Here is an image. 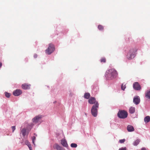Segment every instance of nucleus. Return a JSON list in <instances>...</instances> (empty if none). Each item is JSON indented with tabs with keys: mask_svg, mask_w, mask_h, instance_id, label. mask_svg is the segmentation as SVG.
Segmentation results:
<instances>
[{
	"mask_svg": "<svg viewBox=\"0 0 150 150\" xmlns=\"http://www.w3.org/2000/svg\"><path fill=\"white\" fill-rule=\"evenodd\" d=\"M71 146L73 148H76L77 146V144L75 143H72L71 144Z\"/></svg>",
	"mask_w": 150,
	"mask_h": 150,
	"instance_id": "4be33fe9",
	"label": "nucleus"
},
{
	"mask_svg": "<svg viewBox=\"0 0 150 150\" xmlns=\"http://www.w3.org/2000/svg\"><path fill=\"white\" fill-rule=\"evenodd\" d=\"M125 141V139H120L119 140V142L120 143H123Z\"/></svg>",
	"mask_w": 150,
	"mask_h": 150,
	"instance_id": "a878e982",
	"label": "nucleus"
},
{
	"mask_svg": "<svg viewBox=\"0 0 150 150\" xmlns=\"http://www.w3.org/2000/svg\"><path fill=\"white\" fill-rule=\"evenodd\" d=\"M140 142V140L139 139H137L134 142L133 144L134 146H137L139 144Z\"/></svg>",
	"mask_w": 150,
	"mask_h": 150,
	"instance_id": "f3484780",
	"label": "nucleus"
},
{
	"mask_svg": "<svg viewBox=\"0 0 150 150\" xmlns=\"http://www.w3.org/2000/svg\"><path fill=\"white\" fill-rule=\"evenodd\" d=\"M32 142L33 143L35 144L34 142L35 141V140L36 138L35 136H33L32 137Z\"/></svg>",
	"mask_w": 150,
	"mask_h": 150,
	"instance_id": "393cba45",
	"label": "nucleus"
},
{
	"mask_svg": "<svg viewBox=\"0 0 150 150\" xmlns=\"http://www.w3.org/2000/svg\"><path fill=\"white\" fill-rule=\"evenodd\" d=\"M144 122L146 123H148L150 121V117L149 116H147L144 118Z\"/></svg>",
	"mask_w": 150,
	"mask_h": 150,
	"instance_id": "2eb2a0df",
	"label": "nucleus"
},
{
	"mask_svg": "<svg viewBox=\"0 0 150 150\" xmlns=\"http://www.w3.org/2000/svg\"><path fill=\"white\" fill-rule=\"evenodd\" d=\"M137 51L136 49H132L130 50L127 55V57L128 59H131L133 58L135 55V52Z\"/></svg>",
	"mask_w": 150,
	"mask_h": 150,
	"instance_id": "7ed1b4c3",
	"label": "nucleus"
},
{
	"mask_svg": "<svg viewBox=\"0 0 150 150\" xmlns=\"http://www.w3.org/2000/svg\"><path fill=\"white\" fill-rule=\"evenodd\" d=\"M25 144L27 145L28 146V144H30V143L28 142V141L27 140L25 141Z\"/></svg>",
	"mask_w": 150,
	"mask_h": 150,
	"instance_id": "c756f323",
	"label": "nucleus"
},
{
	"mask_svg": "<svg viewBox=\"0 0 150 150\" xmlns=\"http://www.w3.org/2000/svg\"><path fill=\"white\" fill-rule=\"evenodd\" d=\"M133 87L135 90L137 91L141 89L140 85L137 82H135L133 84Z\"/></svg>",
	"mask_w": 150,
	"mask_h": 150,
	"instance_id": "423d86ee",
	"label": "nucleus"
},
{
	"mask_svg": "<svg viewBox=\"0 0 150 150\" xmlns=\"http://www.w3.org/2000/svg\"><path fill=\"white\" fill-rule=\"evenodd\" d=\"M54 148L56 149L57 150H62V147L57 144L54 145Z\"/></svg>",
	"mask_w": 150,
	"mask_h": 150,
	"instance_id": "4468645a",
	"label": "nucleus"
},
{
	"mask_svg": "<svg viewBox=\"0 0 150 150\" xmlns=\"http://www.w3.org/2000/svg\"><path fill=\"white\" fill-rule=\"evenodd\" d=\"M121 89L123 91H124L126 88V84L124 83H122L121 86Z\"/></svg>",
	"mask_w": 150,
	"mask_h": 150,
	"instance_id": "aec40b11",
	"label": "nucleus"
},
{
	"mask_svg": "<svg viewBox=\"0 0 150 150\" xmlns=\"http://www.w3.org/2000/svg\"><path fill=\"white\" fill-rule=\"evenodd\" d=\"M5 94L7 98H9L11 94L9 93H8L7 92H5Z\"/></svg>",
	"mask_w": 150,
	"mask_h": 150,
	"instance_id": "b1692460",
	"label": "nucleus"
},
{
	"mask_svg": "<svg viewBox=\"0 0 150 150\" xmlns=\"http://www.w3.org/2000/svg\"><path fill=\"white\" fill-rule=\"evenodd\" d=\"M21 132L22 133L23 136L25 137L26 135V130L25 128H23L21 131Z\"/></svg>",
	"mask_w": 150,
	"mask_h": 150,
	"instance_id": "6ab92c4d",
	"label": "nucleus"
},
{
	"mask_svg": "<svg viewBox=\"0 0 150 150\" xmlns=\"http://www.w3.org/2000/svg\"><path fill=\"white\" fill-rule=\"evenodd\" d=\"M145 96L148 99H150V90L147 91L145 93Z\"/></svg>",
	"mask_w": 150,
	"mask_h": 150,
	"instance_id": "dca6fc26",
	"label": "nucleus"
},
{
	"mask_svg": "<svg viewBox=\"0 0 150 150\" xmlns=\"http://www.w3.org/2000/svg\"><path fill=\"white\" fill-rule=\"evenodd\" d=\"M88 102L90 104H94L92 106L91 110L92 115L94 117H96L98 113V109L99 107V104L96 100L94 97H91L88 100Z\"/></svg>",
	"mask_w": 150,
	"mask_h": 150,
	"instance_id": "f257e3e1",
	"label": "nucleus"
},
{
	"mask_svg": "<svg viewBox=\"0 0 150 150\" xmlns=\"http://www.w3.org/2000/svg\"><path fill=\"white\" fill-rule=\"evenodd\" d=\"M28 147L29 148L30 150H32V147H31V144H28Z\"/></svg>",
	"mask_w": 150,
	"mask_h": 150,
	"instance_id": "c85d7f7f",
	"label": "nucleus"
},
{
	"mask_svg": "<svg viewBox=\"0 0 150 150\" xmlns=\"http://www.w3.org/2000/svg\"><path fill=\"white\" fill-rule=\"evenodd\" d=\"M140 101L139 97L138 96H135L133 99V102L136 105L139 104Z\"/></svg>",
	"mask_w": 150,
	"mask_h": 150,
	"instance_id": "1a4fd4ad",
	"label": "nucleus"
},
{
	"mask_svg": "<svg viewBox=\"0 0 150 150\" xmlns=\"http://www.w3.org/2000/svg\"><path fill=\"white\" fill-rule=\"evenodd\" d=\"M54 50V45L53 44L50 43L49 44L47 49L45 50V52L48 54H50L53 52Z\"/></svg>",
	"mask_w": 150,
	"mask_h": 150,
	"instance_id": "39448f33",
	"label": "nucleus"
},
{
	"mask_svg": "<svg viewBox=\"0 0 150 150\" xmlns=\"http://www.w3.org/2000/svg\"><path fill=\"white\" fill-rule=\"evenodd\" d=\"M37 55L36 54H35L34 55V58H37Z\"/></svg>",
	"mask_w": 150,
	"mask_h": 150,
	"instance_id": "7c9ffc66",
	"label": "nucleus"
},
{
	"mask_svg": "<svg viewBox=\"0 0 150 150\" xmlns=\"http://www.w3.org/2000/svg\"><path fill=\"white\" fill-rule=\"evenodd\" d=\"M2 65V63L0 62V68L1 67Z\"/></svg>",
	"mask_w": 150,
	"mask_h": 150,
	"instance_id": "473e14b6",
	"label": "nucleus"
},
{
	"mask_svg": "<svg viewBox=\"0 0 150 150\" xmlns=\"http://www.w3.org/2000/svg\"><path fill=\"white\" fill-rule=\"evenodd\" d=\"M135 111V108L134 107H131L129 109V113L130 114L134 113Z\"/></svg>",
	"mask_w": 150,
	"mask_h": 150,
	"instance_id": "ddd939ff",
	"label": "nucleus"
},
{
	"mask_svg": "<svg viewBox=\"0 0 150 150\" xmlns=\"http://www.w3.org/2000/svg\"><path fill=\"white\" fill-rule=\"evenodd\" d=\"M30 85L26 83L23 84L21 86L22 88L25 90L30 89Z\"/></svg>",
	"mask_w": 150,
	"mask_h": 150,
	"instance_id": "9d476101",
	"label": "nucleus"
},
{
	"mask_svg": "<svg viewBox=\"0 0 150 150\" xmlns=\"http://www.w3.org/2000/svg\"><path fill=\"white\" fill-rule=\"evenodd\" d=\"M61 144L64 147H67L68 146L67 141L64 139L61 140Z\"/></svg>",
	"mask_w": 150,
	"mask_h": 150,
	"instance_id": "f8f14e48",
	"label": "nucleus"
},
{
	"mask_svg": "<svg viewBox=\"0 0 150 150\" xmlns=\"http://www.w3.org/2000/svg\"><path fill=\"white\" fill-rule=\"evenodd\" d=\"M22 93V91L20 89H16L13 92V94L15 96H18Z\"/></svg>",
	"mask_w": 150,
	"mask_h": 150,
	"instance_id": "0eeeda50",
	"label": "nucleus"
},
{
	"mask_svg": "<svg viewBox=\"0 0 150 150\" xmlns=\"http://www.w3.org/2000/svg\"><path fill=\"white\" fill-rule=\"evenodd\" d=\"M127 112L125 110H119L117 113L118 117L120 118H125L127 117Z\"/></svg>",
	"mask_w": 150,
	"mask_h": 150,
	"instance_id": "20e7f679",
	"label": "nucleus"
},
{
	"mask_svg": "<svg viewBox=\"0 0 150 150\" xmlns=\"http://www.w3.org/2000/svg\"><path fill=\"white\" fill-rule=\"evenodd\" d=\"M141 150H146L145 148H143Z\"/></svg>",
	"mask_w": 150,
	"mask_h": 150,
	"instance_id": "2f4dec72",
	"label": "nucleus"
},
{
	"mask_svg": "<svg viewBox=\"0 0 150 150\" xmlns=\"http://www.w3.org/2000/svg\"><path fill=\"white\" fill-rule=\"evenodd\" d=\"M11 128H12V130H13V132L16 129L15 126H12L11 127Z\"/></svg>",
	"mask_w": 150,
	"mask_h": 150,
	"instance_id": "bb28decb",
	"label": "nucleus"
},
{
	"mask_svg": "<svg viewBox=\"0 0 150 150\" xmlns=\"http://www.w3.org/2000/svg\"><path fill=\"white\" fill-rule=\"evenodd\" d=\"M98 28L99 30H103V26L101 25H99L98 26Z\"/></svg>",
	"mask_w": 150,
	"mask_h": 150,
	"instance_id": "5701e85b",
	"label": "nucleus"
},
{
	"mask_svg": "<svg viewBox=\"0 0 150 150\" xmlns=\"http://www.w3.org/2000/svg\"><path fill=\"white\" fill-rule=\"evenodd\" d=\"M42 116L41 115H38L36 116L33 119L32 121L33 122L35 123H37L42 118Z\"/></svg>",
	"mask_w": 150,
	"mask_h": 150,
	"instance_id": "6e6552de",
	"label": "nucleus"
},
{
	"mask_svg": "<svg viewBox=\"0 0 150 150\" xmlns=\"http://www.w3.org/2000/svg\"><path fill=\"white\" fill-rule=\"evenodd\" d=\"M100 61L101 63H105L106 62V59L105 57H102L100 59Z\"/></svg>",
	"mask_w": 150,
	"mask_h": 150,
	"instance_id": "412c9836",
	"label": "nucleus"
},
{
	"mask_svg": "<svg viewBox=\"0 0 150 150\" xmlns=\"http://www.w3.org/2000/svg\"><path fill=\"white\" fill-rule=\"evenodd\" d=\"M117 71L114 69H112L108 70L105 72V77L108 80H112L115 78L117 76Z\"/></svg>",
	"mask_w": 150,
	"mask_h": 150,
	"instance_id": "f03ea898",
	"label": "nucleus"
},
{
	"mask_svg": "<svg viewBox=\"0 0 150 150\" xmlns=\"http://www.w3.org/2000/svg\"><path fill=\"white\" fill-rule=\"evenodd\" d=\"M127 129L128 131L129 132L134 131V130L133 127L130 125H128Z\"/></svg>",
	"mask_w": 150,
	"mask_h": 150,
	"instance_id": "9b49d317",
	"label": "nucleus"
},
{
	"mask_svg": "<svg viewBox=\"0 0 150 150\" xmlns=\"http://www.w3.org/2000/svg\"><path fill=\"white\" fill-rule=\"evenodd\" d=\"M90 96V95L88 93H85L84 95V97L85 98L88 99Z\"/></svg>",
	"mask_w": 150,
	"mask_h": 150,
	"instance_id": "a211bd4d",
	"label": "nucleus"
},
{
	"mask_svg": "<svg viewBox=\"0 0 150 150\" xmlns=\"http://www.w3.org/2000/svg\"><path fill=\"white\" fill-rule=\"evenodd\" d=\"M119 150H127L126 147L121 148L119 149Z\"/></svg>",
	"mask_w": 150,
	"mask_h": 150,
	"instance_id": "cd10ccee",
	"label": "nucleus"
}]
</instances>
